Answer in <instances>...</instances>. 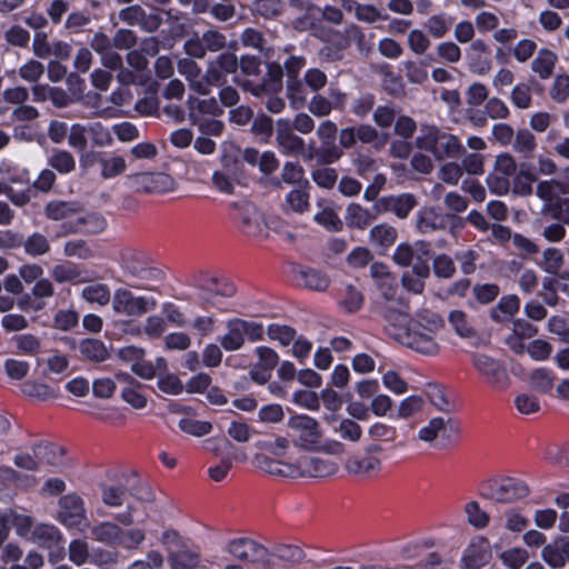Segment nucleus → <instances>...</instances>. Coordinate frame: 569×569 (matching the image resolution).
Segmentation results:
<instances>
[{"label": "nucleus", "mask_w": 569, "mask_h": 569, "mask_svg": "<svg viewBox=\"0 0 569 569\" xmlns=\"http://www.w3.org/2000/svg\"><path fill=\"white\" fill-rule=\"evenodd\" d=\"M386 320L388 335L402 346L426 356L439 352L438 336L445 326L439 313L422 310L410 318L403 310L389 309Z\"/></svg>", "instance_id": "1"}, {"label": "nucleus", "mask_w": 569, "mask_h": 569, "mask_svg": "<svg viewBox=\"0 0 569 569\" xmlns=\"http://www.w3.org/2000/svg\"><path fill=\"white\" fill-rule=\"evenodd\" d=\"M416 146L420 150L430 152L439 161L456 158L462 151L458 137L432 126L421 127Z\"/></svg>", "instance_id": "2"}, {"label": "nucleus", "mask_w": 569, "mask_h": 569, "mask_svg": "<svg viewBox=\"0 0 569 569\" xmlns=\"http://www.w3.org/2000/svg\"><path fill=\"white\" fill-rule=\"evenodd\" d=\"M118 263L127 277L137 280L150 281L161 277V271L150 266L147 254L137 248H122L118 253Z\"/></svg>", "instance_id": "3"}, {"label": "nucleus", "mask_w": 569, "mask_h": 569, "mask_svg": "<svg viewBox=\"0 0 569 569\" xmlns=\"http://www.w3.org/2000/svg\"><path fill=\"white\" fill-rule=\"evenodd\" d=\"M62 450L57 446L40 443L31 451L18 452L13 457L16 467L27 471H39L43 466L60 467Z\"/></svg>", "instance_id": "4"}, {"label": "nucleus", "mask_w": 569, "mask_h": 569, "mask_svg": "<svg viewBox=\"0 0 569 569\" xmlns=\"http://www.w3.org/2000/svg\"><path fill=\"white\" fill-rule=\"evenodd\" d=\"M227 332L220 337L219 342L226 351H237L243 345L246 337L251 341L262 339L263 327L254 321L233 318L226 323Z\"/></svg>", "instance_id": "5"}, {"label": "nucleus", "mask_w": 569, "mask_h": 569, "mask_svg": "<svg viewBox=\"0 0 569 569\" xmlns=\"http://www.w3.org/2000/svg\"><path fill=\"white\" fill-rule=\"evenodd\" d=\"M57 520L69 529L83 532L89 520L83 499L77 493H68L58 500Z\"/></svg>", "instance_id": "6"}, {"label": "nucleus", "mask_w": 569, "mask_h": 569, "mask_svg": "<svg viewBox=\"0 0 569 569\" xmlns=\"http://www.w3.org/2000/svg\"><path fill=\"white\" fill-rule=\"evenodd\" d=\"M292 442L300 448L312 450L317 448L321 429L319 422L307 415L295 413L287 421Z\"/></svg>", "instance_id": "7"}, {"label": "nucleus", "mask_w": 569, "mask_h": 569, "mask_svg": "<svg viewBox=\"0 0 569 569\" xmlns=\"http://www.w3.org/2000/svg\"><path fill=\"white\" fill-rule=\"evenodd\" d=\"M112 310L120 316L130 318L140 317L156 307L151 297L136 296L127 288H118L112 295Z\"/></svg>", "instance_id": "8"}, {"label": "nucleus", "mask_w": 569, "mask_h": 569, "mask_svg": "<svg viewBox=\"0 0 569 569\" xmlns=\"http://www.w3.org/2000/svg\"><path fill=\"white\" fill-rule=\"evenodd\" d=\"M528 486L520 479L503 478L492 481L483 496L492 501L510 503L527 497Z\"/></svg>", "instance_id": "9"}, {"label": "nucleus", "mask_w": 569, "mask_h": 569, "mask_svg": "<svg viewBox=\"0 0 569 569\" xmlns=\"http://www.w3.org/2000/svg\"><path fill=\"white\" fill-rule=\"evenodd\" d=\"M473 366L493 389L501 391L510 386V377L500 361L480 353L473 357Z\"/></svg>", "instance_id": "10"}, {"label": "nucleus", "mask_w": 569, "mask_h": 569, "mask_svg": "<svg viewBox=\"0 0 569 569\" xmlns=\"http://www.w3.org/2000/svg\"><path fill=\"white\" fill-rule=\"evenodd\" d=\"M516 172L512 156L501 153L496 157L493 170L487 177L489 189L497 194H506L510 189V177Z\"/></svg>", "instance_id": "11"}, {"label": "nucleus", "mask_w": 569, "mask_h": 569, "mask_svg": "<svg viewBox=\"0 0 569 569\" xmlns=\"http://www.w3.org/2000/svg\"><path fill=\"white\" fill-rule=\"evenodd\" d=\"M226 551L233 558L252 563H264L269 552L260 543L249 538H236L227 543Z\"/></svg>", "instance_id": "12"}, {"label": "nucleus", "mask_w": 569, "mask_h": 569, "mask_svg": "<svg viewBox=\"0 0 569 569\" xmlns=\"http://www.w3.org/2000/svg\"><path fill=\"white\" fill-rule=\"evenodd\" d=\"M142 355H143L142 350H140L136 347H127L120 351V356L124 360L133 361L131 363V371L142 379L150 380L158 372L166 370L167 362L163 358L159 357L156 359L154 362H152V361L141 359Z\"/></svg>", "instance_id": "13"}, {"label": "nucleus", "mask_w": 569, "mask_h": 569, "mask_svg": "<svg viewBox=\"0 0 569 569\" xmlns=\"http://www.w3.org/2000/svg\"><path fill=\"white\" fill-rule=\"evenodd\" d=\"M305 66L306 59L303 57L292 56L284 61V70L288 77V97L290 99L292 108L295 109L300 108L306 101V97L302 94V84L298 80L299 72Z\"/></svg>", "instance_id": "14"}, {"label": "nucleus", "mask_w": 569, "mask_h": 569, "mask_svg": "<svg viewBox=\"0 0 569 569\" xmlns=\"http://www.w3.org/2000/svg\"><path fill=\"white\" fill-rule=\"evenodd\" d=\"M417 206L416 197L411 193L391 194L377 200L375 208L377 213L392 212L398 218L405 219Z\"/></svg>", "instance_id": "15"}, {"label": "nucleus", "mask_w": 569, "mask_h": 569, "mask_svg": "<svg viewBox=\"0 0 569 569\" xmlns=\"http://www.w3.org/2000/svg\"><path fill=\"white\" fill-rule=\"evenodd\" d=\"M133 186L144 192H168L174 189V180L166 173L143 172L130 177Z\"/></svg>", "instance_id": "16"}, {"label": "nucleus", "mask_w": 569, "mask_h": 569, "mask_svg": "<svg viewBox=\"0 0 569 569\" xmlns=\"http://www.w3.org/2000/svg\"><path fill=\"white\" fill-rule=\"evenodd\" d=\"M295 467L297 477H327L338 470V466L335 462L311 456L302 457Z\"/></svg>", "instance_id": "17"}, {"label": "nucleus", "mask_w": 569, "mask_h": 569, "mask_svg": "<svg viewBox=\"0 0 569 569\" xmlns=\"http://www.w3.org/2000/svg\"><path fill=\"white\" fill-rule=\"evenodd\" d=\"M367 437L371 441L366 451L368 453H378L382 451V443H392L398 438L396 427L388 423L376 421L367 429Z\"/></svg>", "instance_id": "18"}, {"label": "nucleus", "mask_w": 569, "mask_h": 569, "mask_svg": "<svg viewBox=\"0 0 569 569\" xmlns=\"http://www.w3.org/2000/svg\"><path fill=\"white\" fill-rule=\"evenodd\" d=\"M276 139L278 147L284 154H299L305 148L303 140L292 132L288 119H279L276 123Z\"/></svg>", "instance_id": "19"}, {"label": "nucleus", "mask_w": 569, "mask_h": 569, "mask_svg": "<svg viewBox=\"0 0 569 569\" xmlns=\"http://www.w3.org/2000/svg\"><path fill=\"white\" fill-rule=\"evenodd\" d=\"M538 333V329L525 319H516L512 322V330L506 338V345L516 353L526 352L525 341L533 338Z\"/></svg>", "instance_id": "20"}, {"label": "nucleus", "mask_w": 569, "mask_h": 569, "mask_svg": "<svg viewBox=\"0 0 569 569\" xmlns=\"http://www.w3.org/2000/svg\"><path fill=\"white\" fill-rule=\"evenodd\" d=\"M117 381L122 385L121 397L122 399L136 409H142L147 406V397L141 392V383L134 380L127 372H118L116 375Z\"/></svg>", "instance_id": "21"}, {"label": "nucleus", "mask_w": 569, "mask_h": 569, "mask_svg": "<svg viewBox=\"0 0 569 569\" xmlns=\"http://www.w3.org/2000/svg\"><path fill=\"white\" fill-rule=\"evenodd\" d=\"M80 207L73 202L51 201L46 207V214L52 220H62L63 234L71 233V224L76 222Z\"/></svg>", "instance_id": "22"}, {"label": "nucleus", "mask_w": 569, "mask_h": 569, "mask_svg": "<svg viewBox=\"0 0 569 569\" xmlns=\"http://www.w3.org/2000/svg\"><path fill=\"white\" fill-rule=\"evenodd\" d=\"M178 71L186 77L191 89L202 94L208 93V87L211 83L208 81L207 76H201V69L193 60L180 59Z\"/></svg>", "instance_id": "23"}, {"label": "nucleus", "mask_w": 569, "mask_h": 569, "mask_svg": "<svg viewBox=\"0 0 569 569\" xmlns=\"http://www.w3.org/2000/svg\"><path fill=\"white\" fill-rule=\"evenodd\" d=\"M453 433L456 428L451 419L433 418L419 430L418 438L425 442H432L438 437L449 439Z\"/></svg>", "instance_id": "24"}, {"label": "nucleus", "mask_w": 569, "mask_h": 569, "mask_svg": "<svg viewBox=\"0 0 569 569\" xmlns=\"http://www.w3.org/2000/svg\"><path fill=\"white\" fill-rule=\"evenodd\" d=\"M237 208L243 231L249 236H258L261 233L264 227V221L257 208L250 202H242Z\"/></svg>", "instance_id": "25"}, {"label": "nucleus", "mask_w": 569, "mask_h": 569, "mask_svg": "<svg viewBox=\"0 0 569 569\" xmlns=\"http://www.w3.org/2000/svg\"><path fill=\"white\" fill-rule=\"evenodd\" d=\"M237 70V57L233 53H222L209 63L207 79L211 84H218L224 74Z\"/></svg>", "instance_id": "26"}, {"label": "nucleus", "mask_w": 569, "mask_h": 569, "mask_svg": "<svg viewBox=\"0 0 569 569\" xmlns=\"http://www.w3.org/2000/svg\"><path fill=\"white\" fill-rule=\"evenodd\" d=\"M382 462L378 457L365 456L360 458H351L346 462V469L349 473L362 478H369L378 475L381 470Z\"/></svg>", "instance_id": "27"}, {"label": "nucleus", "mask_w": 569, "mask_h": 569, "mask_svg": "<svg viewBox=\"0 0 569 569\" xmlns=\"http://www.w3.org/2000/svg\"><path fill=\"white\" fill-rule=\"evenodd\" d=\"M107 226L106 219L96 212H83L79 210L76 222L71 224V233L88 232L98 233L101 232Z\"/></svg>", "instance_id": "28"}, {"label": "nucleus", "mask_w": 569, "mask_h": 569, "mask_svg": "<svg viewBox=\"0 0 569 569\" xmlns=\"http://www.w3.org/2000/svg\"><path fill=\"white\" fill-rule=\"evenodd\" d=\"M258 356L257 366L261 369L260 371L252 370V377L254 380L263 383L270 377V371L277 366L279 361L278 353L269 347H258L256 349Z\"/></svg>", "instance_id": "29"}, {"label": "nucleus", "mask_w": 569, "mask_h": 569, "mask_svg": "<svg viewBox=\"0 0 569 569\" xmlns=\"http://www.w3.org/2000/svg\"><path fill=\"white\" fill-rule=\"evenodd\" d=\"M97 163L100 168V177L104 180L113 179L122 174L127 170V162L122 156L101 153Z\"/></svg>", "instance_id": "30"}, {"label": "nucleus", "mask_w": 569, "mask_h": 569, "mask_svg": "<svg viewBox=\"0 0 569 569\" xmlns=\"http://www.w3.org/2000/svg\"><path fill=\"white\" fill-rule=\"evenodd\" d=\"M168 560L171 569H196L200 563V555L184 543L179 550L170 551Z\"/></svg>", "instance_id": "31"}, {"label": "nucleus", "mask_w": 569, "mask_h": 569, "mask_svg": "<svg viewBox=\"0 0 569 569\" xmlns=\"http://www.w3.org/2000/svg\"><path fill=\"white\" fill-rule=\"evenodd\" d=\"M397 236V230L392 226L380 223L371 228L369 232V240L372 246L383 253L396 242Z\"/></svg>", "instance_id": "32"}, {"label": "nucleus", "mask_w": 569, "mask_h": 569, "mask_svg": "<svg viewBox=\"0 0 569 569\" xmlns=\"http://www.w3.org/2000/svg\"><path fill=\"white\" fill-rule=\"evenodd\" d=\"M256 466L269 475L278 477H297L295 465L273 460L268 456L259 455L254 458Z\"/></svg>", "instance_id": "33"}, {"label": "nucleus", "mask_w": 569, "mask_h": 569, "mask_svg": "<svg viewBox=\"0 0 569 569\" xmlns=\"http://www.w3.org/2000/svg\"><path fill=\"white\" fill-rule=\"evenodd\" d=\"M121 528L110 521H101L91 527V537L93 540L107 545L118 547Z\"/></svg>", "instance_id": "34"}, {"label": "nucleus", "mask_w": 569, "mask_h": 569, "mask_svg": "<svg viewBox=\"0 0 569 569\" xmlns=\"http://www.w3.org/2000/svg\"><path fill=\"white\" fill-rule=\"evenodd\" d=\"M121 21L128 24L146 26L149 30H153L159 26V19L154 16L146 21V12L140 6H130L119 12Z\"/></svg>", "instance_id": "35"}, {"label": "nucleus", "mask_w": 569, "mask_h": 569, "mask_svg": "<svg viewBox=\"0 0 569 569\" xmlns=\"http://www.w3.org/2000/svg\"><path fill=\"white\" fill-rule=\"evenodd\" d=\"M317 207L319 211L315 214L313 219L318 224L329 231H338L342 228V221L330 204L325 201H319Z\"/></svg>", "instance_id": "36"}, {"label": "nucleus", "mask_w": 569, "mask_h": 569, "mask_svg": "<svg viewBox=\"0 0 569 569\" xmlns=\"http://www.w3.org/2000/svg\"><path fill=\"white\" fill-rule=\"evenodd\" d=\"M556 62L557 56L552 51L548 49H541L538 51L537 57L532 60L531 69L541 79H548L553 72Z\"/></svg>", "instance_id": "37"}, {"label": "nucleus", "mask_w": 569, "mask_h": 569, "mask_svg": "<svg viewBox=\"0 0 569 569\" xmlns=\"http://www.w3.org/2000/svg\"><path fill=\"white\" fill-rule=\"evenodd\" d=\"M79 352L88 360L101 362L109 357L104 343L98 339H83L78 345Z\"/></svg>", "instance_id": "38"}, {"label": "nucleus", "mask_w": 569, "mask_h": 569, "mask_svg": "<svg viewBox=\"0 0 569 569\" xmlns=\"http://www.w3.org/2000/svg\"><path fill=\"white\" fill-rule=\"evenodd\" d=\"M332 430L341 439L353 443L359 442L363 435L361 426L350 418L340 419L333 425Z\"/></svg>", "instance_id": "39"}, {"label": "nucleus", "mask_w": 569, "mask_h": 569, "mask_svg": "<svg viewBox=\"0 0 569 569\" xmlns=\"http://www.w3.org/2000/svg\"><path fill=\"white\" fill-rule=\"evenodd\" d=\"M82 298L89 303L107 306L111 300V291L106 283H91L86 286L81 292Z\"/></svg>", "instance_id": "40"}, {"label": "nucleus", "mask_w": 569, "mask_h": 569, "mask_svg": "<svg viewBox=\"0 0 569 569\" xmlns=\"http://www.w3.org/2000/svg\"><path fill=\"white\" fill-rule=\"evenodd\" d=\"M51 277L59 283L84 281L80 268L71 262L54 266L51 270Z\"/></svg>", "instance_id": "41"}, {"label": "nucleus", "mask_w": 569, "mask_h": 569, "mask_svg": "<svg viewBox=\"0 0 569 569\" xmlns=\"http://www.w3.org/2000/svg\"><path fill=\"white\" fill-rule=\"evenodd\" d=\"M519 308L520 299L516 295L505 296L492 310V318L498 322H502L516 315Z\"/></svg>", "instance_id": "42"}, {"label": "nucleus", "mask_w": 569, "mask_h": 569, "mask_svg": "<svg viewBox=\"0 0 569 569\" xmlns=\"http://www.w3.org/2000/svg\"><path fill=\"white\" fill-rule=\"evenodd\" d=\"M555 382V376L550 369L537 368L529 376V385L531 389L548 393L551 391Z\"/></svg>", "instance_id": "43"}, {"label": "nucleus", "mask_w": 569, "mask_h": 569, "mask_svg": "<svg viewBox=\"0 0 569 569\" xmlns=\"http://www.w3.org/2000/svg\"><path fill=\"white\" fill-rule=\"evenodd\" d=\"M376 217L357 203L347 207L346 221L350 227L365 229Z\"/></svg>", "instance_id": "44"}, {"label": "nucleus", "mask_w": 569, "mask_h": 569, "mask_svg": "<svg viewBox=\"0 0 569 569\" xmlns=\"http://www.w3.org/2000/svg\"><path fill=\"white\" fill-rule=\"evenodd\" d=\"M60 538V531L52 525L40 523L34 526L29 540L41 547H50Z\"/></svg>", "instance_id": "45"}, {"label": "nucleus", "mask_w": 569, "mask_h": 569, "mask_svg": "<svg viewBox=\"0 0 569 569\" xmlns=\"http://www.w3.org/2000/svg\"><path fill=\"white\" fill-rule=\"evenodd\" d=\"M425 27L429 34L436 39L443 38L452 27V18L446 13L433 14L428 18Z\"/></svg>", "instance_id": "46"}, {"label": "nucleus", "mask_w": 569, "mask_h": 569, "mask_svg": "<svg viewBox=\"0 0 569 569\" xmlns=\"http://www.w3.org/2000/svg\"><path fill=\"white\" fill-rule=\"evenodd\" d=\"M190 119L192 124L197 126L202 136H213L219 137L223 131V123L214 118L200 117L194 112V107H192V112L190 113Z\"/></svg>", "instance_id": "47"}, {"label": "nucleus", "mask_w": 569, "mask_h": 569, "mask_svg": "<svg viewBox=\"0 0 569 569\" xmlns=\"http://www.w3.org/2000/svg\"><path fill=\"white\" fill-rule=\"evenodd\" d=\"M234 293L233 286H226L222 290H210L202 287L197 288L196 300L202 308L216 307L218 305V297H231Z\"/></svg>", "instance_id": "48"}, {"label": "nucleus", "mask_w": 569, "mask_h": 569, "mask_svg": "<svg viewBox=\"0 0 569 569\" xmlns=\"http://www.w3.org/2000/svg\"><path fill=\"white\" fill-rule=\"evenodd\" d=\"M448 321L458 336L462 338H469L475 335L473 326L465 311H450Z\"/></svg>", "instance_id": "49"}, {"label": "nucleus", "mask_w": 569, "mask_h": 569, "mask_svg": "<svg viewBox=\"0 0 569 569\" xmlns=\"http://www.w3.org/2000/svg\"><path fill=\"white\" fill-rule=\"evenodd\" d=\"M417 227L420 232L429 233L442 227V218L431 208L419 211Z\"/></svg>", "instance_id": "50"}, {"label": "nucleus", "mask_w": 569, "mask_h": 569, "mask_svg": "<svg viewBox=\"0 0 569 569\" xmlns=\"http://www.w3.org/2000/svg\"><path fill=\"white\" fill-rule=\"evenodd\" d=\"M88 134L93 147L104 148L113 143L111 132L100 122L89 123Z\"/></svg>", "instance_id": "51"}, {"label": "nucleus", "mask_w": 569, "mask_h": 569, "mask_svg": "<svg viewBox=\"0 0 569 569\" xmlns=\"http://www.w3.org/2000/svg\"><path fill=\"white\" fill-rule=\"evenodd\" d=\"M425 401L422 397L417 395H411L402 399L397 408V418L399 419H408L418 412H420L423 408Z\"/></svg>", "instance_id": "52"}, {"label": "nucleus", "mask_w": 569, "mask_h": 569, "mask_svg": "<svg viewBox=\"0 0 569 569\" xmlns=\"http://www.w3.org/2000/svg\"><path fill=\"white\" fill-rule=\"evenodd\" d=\"M49 164L60 173L67 174L74 170L76 160L69 151L57 150L49 158Z\"/></svg>", "instance_id": "53"}, {"label": "nucleus", "mask_w": 569, "mask_h": 569, "mask_svg": "<svg viewBox=\"0 0 569 569\" xmlns=\"http://www.w3.org/2000/svg\"><path fill=\"white\" fill-rule=\"evenodd\" d=\"M146 540V532L141 528L121 529L119 545L127 550L138 549Z\"/></svg>", "instance_id": "54"}, {"label": "nucleus", "mask_w": 569, "mask_h": 569, "mask_svg": "<svg viewBox=\"0 0 569 569\" xmlns=\"http://www.w3.org/2000/svg\"><path fill=\"white\" fill-rule=\"evenodd\" d=\"M465 513L468 522L477 529L486 528L489 523V516L480 508L477 501L467 502Z\"/></svg>", "instance_id": "55"}, {"label": "nucleus", "mask_w": 569, "mask_h": 569, "mask_svg": "<svg viewBox=\"0 0 569 569\" xmlns=\"http://www.w3.org/2000/svg\"><path fill=\"white\" fill-rule=\"evenodd\" d=\"M7 516L9 523L14 528L17 535L29 540L34 528L31 518L12 511L7 512Z\"/></svg>", "instance_id": "56"}, {"label": "nucleus", "mask_w": 569, "mask_h": 569, "mask_svg": "<svg viewBox=\"0 0 569 569\" xmlns=\"http://www.w3.org/2000/svg\"><path fill=\"white\" fill-rule=\"evenodd\" d=\"M88 126L82 123H73L70 126L68 136V144L78 150L84 151L88 146Z\"/></svg>", "instance_id": "57"}, {"label": "nucleus", "mask_w": 569, "mask_h": 569, "mask_svg": "<svg viewBox=\"0 0 569 569\" xmlns=\"http://www.w3.org/2000/svg\"><path fill=\"white\" fill-rule=\"evenodd\" d=\"M69 560L76 566H81L90 561L89 545L86 540H72L68 549Z\"/></svg>", "instance_id": "58"}, {"label": "nucleus", "mask_w": 569, "mask_h": 569, "mask_svg": "<svg viewBox=\"0 0 569 569\" xmlns=\"http://www.w3.org/2000/svg\"><path fill=\"white\" fill-rule=\"evenodd\" d=\"M560 193V187L558 179L540 180L536 186V196L546 201L553 202L558 199Z\"/></svg>", "instance_id": "59"}, {"label": "nucleus", "mask_w": 569, "mask_h": 569, "mask_svg": "<svg viewBox=\"0 0 569 569\" xmlns=\"http://www.w3.org/2000/svg\"><path fill=\"white\" fill-rule=\"evenodd\" d=\"M432 270L436 277L450 279L456 273V266L451 257L441 253L433 258Z\"/></svg>", "instance_id": "60"}, {"label": "nucleus", "mask_w": 569, "mask_h": 569, "mask_svg": "<svg viewBox=\"0 0 569 569\" xmlns=\"http://www.w3.org/2000/svg\"><path fill=\"white\" fill-rule=\"evenodd\" d=\"M300 282L309 289L319 291L325 290L329 284L328 278L313 269L302 270L300 272Z\"/></svg>", "instance_id": "61"}, {"label": "nucleus", "mask_w": 569, "mask_h": 569, "mask_svg": "<svg viewBox=\"0 0 569 569\" xmlns=\"http://www.w3.org/2000/svg\"><path fill=\"white\" fill-rule=\"evenodd\" d=\"M286 203L292 211L302 213L309 208V194L301 187L293 189L287 194Z\"/></svg>", "instance_id": "62"}, {"label": "nucleus", "mask_w": 569, "mask_h": 569, "mask_svg": "<svg viewBox=\"0 0 569 569\" xmlns=\"http://www.w3.org/2000/svg\"><path fill=\"white\" fill-rule=\"evenodd\" d=\"M563 264V254L556 248H548L542 253L540 267L548 273H557Z\"/></svg>", "instance_id": "63"}, {"label": "nucleus", "mask_w": 569, "mask_h": 569, "mask_svg": "<svg viewBox=\"0 0 569 569\" xmlns=\"http://www.w3.org/2000/svg\"><path fill=\"white\" fill-rule=\"evenodd\" d=\"M546 141L550 143L556 156L569 161V137H562L556 131H550Z\"/></svg>", "instance_id": "64"}]
</instances>
